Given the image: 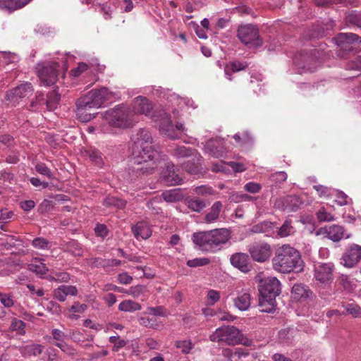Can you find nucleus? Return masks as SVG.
Wrapping results in <instances>:
<instances>
[{"mask_svg": "<svg viewBox=\"0 0 361 361\" xmlns=\"http://www.w3.org/2000/svg\"><path fill=\"white\" fill-rule=\"evenodd\" d=\"M204 150L205 153L216 158L223 157L226 152L224 147V141L220 138L208 140L204 145Z\"/></svg>", "mask_w": 361, "mask_h": 361, "instance_id": "obj_17", "label": "nucleus"}, {"mask_svg": "<svg viewBox=\"0 0 361 361\" xmlns=\"http://www.w3.org/2000/svg\"><path fill=\"white\" fill-rule=\"evenodd\" d=\"M78 295L76 286L72 285H61L55 288L53 291V295L59 301L63 302L68 295L75 296Z\"/></svg>", "mask_w": 361, "mask_h": 361, "instance_id": "obj_22", "label": "nucleus"}, {"mask_svg": "<svg viewBox=\"0 0 361 361\" xmlns=\"http://www.w3.org/2000/svg\"><path fill=\"white\" fill-rule=\"evenodd\" d=\"M270 228L271 223L268 221H264L252 226L250 231L253 233H264Z\"/></svg>", "mask_w": 361, "mask_h": 361, "instance_id": "obj_57", "label": "nucleus"}, {"mask_svg": "<svg viewBox=\"0 0 361 361\" xmlns=\"http://www.w3.org/2000/svg\"><path fill=\"white\" fill-rule=\"evenodd\" d=\"M145 292V286L142 285H137L131 286L128 289H126L125 293L131 295L134 298H138L140 295H143Z\"/></svg>", "mask_w": 361, "mask_h": 361, "instance_id": "obj_48", "label": "nucleus"}, {"mask_svg": "<svg viewBox=\"0 0 361 361\" xmlns=\"http://www.w3.org/2000/svg\"><path fill=\"white\" fill-rule=\"evenodd\" d=\"M69 54L61 55V58H58L51 63H38L37 72L41 82L46 86L54 85L59 79V74L63 77L65 71L67 69L68 60L71 59Z\"/></svg>", "mask_w": 361, "mask_h": 361, "instance_id": "obj_4", "label": "nucleus"}, {"mask_svg": "<svg viewBox=\"0 0 361 361\" xmlns=\"http://www.w3.org/2000/svg\"><path fill=\"white\" fill-rule=\"evenodd\" d=\"M258 289L260 296L276 298L281 293V283L276 277L268 276L259 281Z\"/></svg>", "mask_w": 361, "mask_h": 361, "instance_id": "obj_9", "label": "nucleus"}, {"mask_svg": "<svg viewBox=\"0 0 361 361\" xmlns=\"http://www.w3.org/2000/svg\"><path fill=\"white\" fill-rule=\"evenodd\" d=\"M361 259V246L353 244L348 247L343 254L341 263L346 267H353Z\"/></svg>", "mask_w": 361, "mask_h": 361, "instance_id": "obj_14", "label": "nucleus"}, {"mask_svg": "<svg viewBox=\"0 0 361 361\" xmlns=\"http://www.w3.org/2000/svg\"><path fill=\"white\" fill-rule=\"evenodd\" d=\"M276 307V298L271 297L259 298V310L261 312L274 313Z\"/></svg>", "mask_w": 361, "mask_h": 361, "instance_id": "obj_30", "label": "nucleus"}, {"mask_svg": "<svg viewBox=\"0 0 361 361\" xmlns=\"http://www.w3.org/2000/svg\"><path fill=\"white\" fill-rule=\"evenodd\" d=\"M175 345L180 349L183 353L188 354L193 348V343L190 340H179L176 341Z\"/></svg>", "mask_w": 361, "mask_h": 361, "instance_id": "obj_47", "label": "nucleus"}, {"mask_svg": "<svg viewBox=\"0 0 361 361\" xmlns=\"http://www.w3.org/2000/svg\"><path fill=\"white\" fill-rule=\"evenodd\" d=\"M274 269L280 273L288 274L303 269V261L300 252L289 245L279 247L272 259Z\"/></svg>", "mask_w": 361, "mask_h": 361, "instance_id": "obj_3", "label": "nucleus"}, {"mask_svg": "<svg viewBox=\"0 0 361 361\" xmlns=\"http://www.w3.org/2000/svg\"><path fill=\"white\" fill-rule=\"evenodd\" d=\"M361 313L360 307L353 303L348 302L341 306L339 309L331 310L326 313V316H341L342 314L357 315Z\"/></svg>", "mask_w": 361, "mask_h": 361, "instance_id": "obj_19", "label": "nucleus"}, {"mask_svg": "<svg viewBox=\"0 0 361 361\" xmlns=\"http://www.w3.org/2000/svg\"><path fill=\"white\" fill-rule=\"evenodd\" d=\"M13 217V212L8 209L0 210V224H6Z\"/></svg>", "mask_w": 361, "mask_h": 361, "instance_id": "obj_62", "label": "nucleus"}, {"mask_svg": "<svg viewBox=\"0 0 361 361\" xmlns=\"http://www.w3.org/2000/svg\"><path fill=\"white\" fill-rule=\"evenodd\" d=\"M339 283L347 291H352L357 286L356 281L346 275H342L339 278Z\"/></svg>", "mask_w": 361, "mask_h": 361, "instance_id": "obj_41", "label": "nucleus"}, {"mask_svg": "<svg viewBox=\"0 0 361 361\" xmlns=\"http://www.w3.org/2000/svg\"><path fill=\"white\" fill-rule=\"evenodd\" d=\"M32 0H0V8L4 11L12 12L20 9Z\"/></svg>", "mask_w": 361, "mask_h": 361, "instance_id": "obj_28", "label": "nucleus"}, {"mask_svg": "<svg viewBox=\"0 0 361 361\" xmlns=\"http://www.w3.org/2000/svg\"><path fill=\"white\" fill-rule=\"evenodd\" d=\"M209 231L212 252H214L219 246L226 244L231 237L230 231L226 228L214 229Z\"/></svg>", "mask_w": 361, "mask_h": 361, "instance_id": "obj_16", "label": "nucleus"}, {"mask_svg": "<svg viewBox=\"0 0 361 361\" xmlns=\"http://www.w3.org/2000/svg\"><path fill=\"white\" fill-rule=\"evenodd\" d=\"M346 21L361 27V12L352 11L346 17Z\"/></svg>", "mask_w": 361, "mask_h": 361, "instance_id": "obj_50", "label": "nucleus"}, {"mask_svg": "<svg viewBox=\"0 0 361 361\" xmlns=\"http://www.w3.org/2000/svg\"><path fill=\"white\" fill-rule=\"evenodd\" d=\"M295 66L298 68L300 73L305 71L313 72L316 69V64L317 63V59L307 54H299L296 55L293 59Z\"/></svg>", "mask_w": 361, "mask_h": 361, "instance_id": "obj_13", "label": "nucleus"}, {"mask_svg": "<svg viewBox=\"0 0 361 361\" xmlns=\"http://www.w3.org/2000/svg\"><path fill=\"white\" fill-rule=\"evenodd\" d=\"M90 160L98 166L103 164V158L102 153L96 149H91L88 152Z\"/></svg>", "mask_w": 361, "mask_h": 361, "instance_id": "obj_51", "label": "nucleus"}, {"mask_svg": "<svg viewBox=\"0 0 361 361\" xmlns=\"http://www.w3.org/2000/svg\"><path fill=\"white\" fill-rule=\"evenodd\" d=\"M238 37L242 43L251 48H257L262 45V39L259 36L258 29L252 25L239 26Z\"/></svg>", "mask_w": 361, "mask_h": 361, "instance_id": "obj_8", "label": "nucleus"}, {"mask_svg": "<svg viewBox=\"0 0 361 361\" xmlns=\"http://www.w3.org/2000/svg\"><path fill=\"white\" fill-rule=\"evenodd\" d=\"M131 140V162L138 166L135 169L140 174L152 173L158 166L161 157L159 152L152 146L151 133L147 129L140 128Z\"/></svg>", "mask_w": 361, "mask_h": 361, "instance_id": "obj_1", "label": "nucleus"}, {"mask_svg": "<svg viewBox=\"0 0 361 361\" xmlns=\"http://www.w3.org/2000/svg\"><path fill=\"white\" fill-rule=\"evenodd\" d=\"M244 189L248 192L255 194L261 190L262 185L258 183L251 181L245 185Z\"/></svg>", "mask_w": 361, "mask_h": 361, "instance_id": "obj_61", "label": "nucleus"}, {"mask_svg": "<svg viewBox=\"0 0 361 361\" xmlns=\"http://www.w3.org/2000/svg\"><path fill=\"white\" fill-rule=\"evenodd\" d=\"M63 249L65 252L73 256H81L82 255V248L80 244L75 240H71L66 243Z\"/></svg>", "mask_w": 361, "mask_h": 361, "instance_id": "obj_36", "label": "nucleus"}, {"mask_svg": "<svg viewBox=\"0 0 361 361\" xmlns=\"http://www.w3.org/2000/svg\"><path fill=\"white\" fill-rule=\"evenodd\" d=\"M209 263V259L207 258H196L187 262V265L190 267H197L204 266Z\"/></svg>", "mask_w": 361, "mask_h": 361, "instance_id": "obj_59", "label": "nucleus"}, {"mask_svg": "<svg viewBox=\"0 0 361 361\" xmlns=\"http://www.w3.org/2000/svg\"><path fill=\"white\" fill-rule=\"evenodd\" d=\"M118 309L123 312H132L141 309V305L131 300H126L121 302Z\"/></svg>", "mask_w": 361, "mask_h": 361, "instance_id": "obj_38", "label": "nucleus"}, {"mask_svg": "<svg viewBox=\"0 0 361 361\" xmlns=\"http://www.w3.org/2000/svg\"><path fill=\"white\" fill-rule=\"evenodd\" d=\"M317 233L324 235L334 242H338L343 238L344 229L341 226L334 224L319 228Z\"/></svg>", "mask_w": 361, "mask_h": 361, "instance_id": "obj_18", "label": "nucleus"}, {"mask_svg": "<svg viewBox=\"0 0 361 361\" xmlns=\"http://www.w3.org/2000/svg\"><path fill=\"white\" fill-rule=\"evenodd\" d=\"M247 66V64L240 61H235L231 63L230 66H226L225 68V75L228 80H231L230 75V70L232 72H238L243 70Z\"/></svg>", "mask_w": 361, "mask_h": 361, "instance_id": "obj_45", "label": "nucleus"}, {"mask_svg": "<svg viewBox=\"0 0 361 361\" xmlns=\"http://www.w3.org/2000/svg\"><path fill=\"white\" fill-rule=\"evenodd\" d=\"M17 238L14 235H4L0 237V246L5 250H9L16 245Z\"/></svg>", "mask_w": 361, "mask_h": 361, "instance_id": "obj_44", "label": "nucleus"}, {"mask_svg": "<svg viewBox=\"0 0 361 361\" xmlns=\"http://www.w3.org/2000/svg\"><path fill=\"white\" fill-rule=\"evenodd\" d=\"M102 118L109 126L128 128L137 123V120L130 113V108L125 105H118L102 114Z\"/></svg>", "mask_w": 361, "mask_h": 361, "instance_id": "obj_5", "label": "nucleus"}, {"mask_svg": "<svg viewBox=\"0 0 361 361\" xmlns=\"http://www.w3.org/2000/svg\"><path fill=\"white\" fill-rule=\"evenodd\" d=\"M312 292L302 284H295L291 290V297L293 300L301 301L310 297Z\"/></svg>", "mask_w": 361, "mask_h": 361, "instance_id": "obj_32", "label": "nucleus"}, {"mask_svg": "<svg viewBox=\"0 0 361 361\" xmlns=\"http://www.w3.org/2000/svg\"><path fill=\"white\" fill-rule=\"evenodd\" d=\"M229 200L235 203L250 202L256 200V197L240 192H234L229 196Z\"/></svg>", "mask_w": 361, "mask_h": 361, "instance_id": "obj_43", "label": "nucleus"}, {"mask_svg": "<svg viewBox=\"0 0 361 361\" xmlns=\"http://www.w3.org/2000/svg\"><path fill=\"white\" fill-rule=\"evenodd\" d=\"M102 67L97 63H79L78 66L71 71V75L73 77H79L84 73H93L94 71H102Z\"/></svg>", "mask_w": 361, "mask_h": 361, "instance_id": "obj_21", "label": "nucleus"}, {"mask_svg": "<svg viewBox=\"0 0 361 361\" xmlns=\"http://www.w3.org/2000/svg\"><path fill=\"white\" fill-rule=\"evenodd\" d=\"M270 180L276 183H281L287 179V174L284 171L276 172L270 176Z\"/></svg>", "mask_w": 361, "mask_h": 361, "instance_id": "obj_63", "label": "nucleus"}, {"mask_svg": "<svg viewBox=\"0 0 361 361\" xmlns=\"http://www.w3.org/2000/svg\"><path fill=\"white\" fill-rule=\"evenodd\" d=\"M221 295L218 290L210 289L207 293V303L213 305L220 300Z\"/></svg>", "mask_w": 361, "mask_h": 361, "instance_id": "obj_55", "label": "nucleus"}, {"mask_svg": "<svg viewBox=\"0 0 361 361\" xmlns=\"http://www.w3.org/2000/svg\"><path fill=\"white\" fill-rule=\"evenodd\" d=\"M26 324L21 320H18L17 319H14L11 324V329L12 331H17L20 335H25V328Z\"/></svg>", "mask_w": 361, "mask_h": 361, "instance_id": "obj_53", "label": "nucleus"}, {"mask_svg": "<svg viewBox=\"0 0 361 361\" xmlns=\"http://www.w3.org/2000/svg\"><path fill=\"white\" fill-rule=\"evenodd\" d=\"M240 331L233 326H224L218 328L210 336L212 341H224L227 344L234 345L242 343Z\"/></svg>", "mask_w": 361, "mask_h": 361, "instance_id": "obj_7", "label": "nucleus"}, {"mask_svg": "<svg viewBox=\"0 0 361 361\" xmlns=\"http://www.w3.org/2000/svg\"><path fill=\"white\" fill-rule=\"evenodd\" d=\"M132 231L135 237L137 239H147L152 235V230L149 224L145 221L138 222L136 225L133 226Z\"/></svg>", "mask_w": 361, "mask_h": 361, "instance_id": "obj_26", "label": "nucleus"}, {"mask_svg": "<svg viewBox=\"0 0 361 361\" xmlns=\"http://www.w3.org/2000/svg\"><path fill=\"white\" fill-rule=\"evenodd\" d=\"M160 180L161 182L169 186L180 185L183 183L182 178L176 173L175 165L171 162L166 164L165 169L161 172Z\"/></svg>", "mask_w": 361, "mask_h": 361, "instance_id": "obj_12", "label": "nucleus"}, {"mask_svg": "<svg viewBox=\"0 0 361 361\" xmlns=\"http://www.w3.org/2000/svg\"><path fill=\"white\" fill-rule=\"evenodd\" d=\"M157 317H139L138 322L141 325L152 329L161 327V322L158 321Z\"/></svg>", "mask_w": 361, "mask_h": 361, "instance_id": "obj_39", "label": "nucleus"}, {"mask_svg": "<svg viewBox=\"0 0 361 361\" xmlns=\"http://www.w3.org/2000/svg\"><path fill=\"white\" fill-rule=\"evenodd\" d=\"M334 195L336 197L335 202L338 204L343 206L348 204V197L344 192L341 191H336L334 190Z\"/></svg>", "mask_w": 361, "mask_h": 361, "instance_id": "obj_60", "label": "nucleus"}, {"mask_svg": "<svg viewBox=\"0 0 361 361\" xmlns=\"http://www.w3.org/2000/svg\"><path fill=\"white\" fill-rule=\"evenodd\" d=\"M201 158V156L197 154L196 162L188 161L183 164V169L190 174H197L200 171V161Z\"/></svg>", "mask_w": 361, "mask_h": 361, "instance_id": "obj_40", "label": "nucleus"}, {"mask_svg": "<svg viewBox=\"0 0 361 361\" xmlns=\"http://www.w3.org/2000/svg\"><path fill=\"white\" fill-rule=\"evenodd\" d=\"M0 302L5 307H11L14 302L10 294L0 293Z\"/></svg>", "mask_w": 361, "mask_h": 361, "instance_id": "obj_64", "label": "nucleus"}, {"mask_svg": "<svg viewBox=\"0 0 361 361\" xmlns=\"http://www.w3.org/2000/svg\"><path fill=\"white\" fill-rule=\"evenodd\" d=\"M316 214L319 221H331L335 219L334 215L327 212L324 207L320 209Z\"/></svg>", "mask_w": 361, "mask_h": 361, "instance_id": "obj_56", "label": "nucleus"}, {"mask_svg": "<svg viewBox=\"0 0 361 361\" xmlns=\"http://www.w3.org/2000/svg\"><path fill=\"white\" fill-rule=\"evenodd\" d=\"M130 108V113L134 118L139 121V116L144 115L152 118L159 125V130L161 135L171 140L178 137L172 126L171 117L164 109L153 110L152 102L146 97L138 96L135 97Z\"/></svg>", "mask_w": 361, "mask_h": 361, "instance_id": "obj_2", "label": "nucleus"}, {"mask_svg": "<svg viewBox=\"0 0 361 361\" xmlns=\"http://www.w3.org/2000/svg\"><path fill=\"white\" fill-rule=\"evenodd\" d=\"M231 263L243 272L249 271L248 255L245 253H235L231 257Z\"/></svg>", "mask_w": 361, "mask_h": 361, "instance_id": "obj_24", "label": "nucleus"}, {"mask_svg": "<svg viewBox=\"0 0 361 361\" xmlns=\"http://www.w3.org/2000/svg\"><path fill=\"white\" fill-rule=\"evenodd\" d=\"M210 231L195 233L192 235L193 243L203 251L212 252Z\"/></svg>", "mask_w": 361, "mask_h": 361, "instance_id": "obj_20", "label": "nucleus"}, {"mask_svg": "<svg viewBox=\"0 0 361 361\" xmlns=\"http://www.w3.org/2000/svg\"><path fill=\"white\" fill-rule=\"evenodd\" d=\"M223 204L221 202H215L204 216V221L207 224L216 222L220 216Z\"/></svg>", "mask_w": 361, "mask_h": 361, "instance_id": "obj_29", "label": "nucleus"}, {"mask_svg": "<svg viewBox=\"0 0 361 361\" xmlns=\"http://www.w3.org/2000/svg\"><path fill=\"white\" fill-rule=\"evenodd\" d=\"M334 266L332 263H318L314 265V277L319 283L326 284L333 279Z\"/></svg>", "mask_w": 361, "mask_h": 361, "instance_id": "obj_11", "label": "nucleus"}, {"mask_svg": "<svg viewBox=\"0 0 361 361\" xmlns=\"http://www.w3.org/2000/svg\"><path fill=\"white\" fill-rule=\"evenodd\" d=\"M313 188L321 197H328L334 195V190L331 188L322 185H315Z\"/></svg>", "mask_w": 361, "mask_h": 361, "instance_id": "obj_49", "label": "nucleus"}, {"mask_svg": "<svg viewBox=\"0 0 361 361\" xmlns=\"http://www.w3.org/2000/svg\"><path fill=\"white\" fill-rule=\"evenodd\" d=\"M119 97L117 92L110 91L106 87H101L92 90L81 98L82 104L90 105L93 109H99L115 102Z\"/></svg>", "mask_w": 361, "mask_h": 361, "instance_id": "obj_6", "label": "nucleus"}, {"mask_svg": "<svg viewBox=\"0 0 361 361\" xmlns=\"http://www.w3.org/2000/svg\"><path fill=\"white\" fill-rule=\"evenodd\" d=\"M348 70L360 71L361 70V56H357L350 60L346 65Z\"/></svg>", "mask_w": 361, "mask_h": 361, "instance_id": "obj_58", "label": "nucleus"}, {"mask_svg": "<svg viewBox=\"0 0 361 361\" xmlns=\"http://www.w3.org/2000/svg\"><path fill=\"white\" fill-rule=\"evenodd\" d=\"M92 109L90 105L82 104V98H79L76 102V116L81 122H88L94 116L87 111Z\"/></svg>", "mask_w": 361, "mask_h": 361, "instance_id": "obj_25", "label": "nucleus"}, {"mask_svg": "<svg viewBox=\"0 0 361 361\" xmlns=\"http://www.w3.org/2000/svg\"><path fill=\"white\" fill-rule=\"evenodd\" d=\"M17 348L20 351L22 356L25 357L39 355L43 351V347L39 344L21 345Z\"/></svg>", "mask_w": 361, "mask_h": 361, "instance_id": "obj_31", "label": "nucleus"}, {"mask_svg": "<svg viewBox=\"0 0 361 361\" xmlns=\"http://www.w3.org/2000/svg\"><path fill=\"white\" fill-rule=\"evenodd\" d=\"M28 269L39 278H45L49 271L42 259H35L28 264Z\"/></svg>", "mask_w": 361, "mask_h": 361, "instance_id": "obj_27", "label": "nucleus"}, {"mask_svg": "<svg viewBox=\"0 0 361 361\" xmlns=\"http://www.w3.org/2000/svg\"><path fill=\"white\" fill-rule=\"evenodd\" d=\"M196 153V150L185 146H178L171 150V155L177 158H183L192 156Z\"/></svg>", "mask_w": 361, "mask_h": 361, "instance_id": "obj_35", "label": "nucleus"}, {"mask_svg": "<svg viewBox=\"0 0 361 361\" xmlns=\"http://www.w3.org/2000/svg\"><path fill=\"white\" fill-rule=\"evenodd\" d=\"M109 342L114 344L112 350L118 352L121 348H123L127 342L123 339H121L119 336H112L109 338Z\"/></svg>", "mask_w": 361, "mask_h": 361, "instance_id": "obj_54", "label": "nucleus"}, {"mask_svg": "<svg viewBox=\"0 0 361 361\" xmlns=\"http://www.w3.org/2000/svg\"><path fill=\"white\" fill-rule=\"evenodd\" d=\"M360 37L351 32H342L337 35L335 38L336 44L342 48L347 49L348 44L361 43Z\"/></svg>", "mask_w": 361, "mask_h": 361, "instance_id": "obj_23", "label": "nucleus"}, {"mask_svg": "<svg viewBox=\"0 0 361 361\" xmlns=\"http://www.w3.org/2000/svg\"><path fill=\"white\" fill-rule=\"evenodd\" d=\"M295 232L294 228L291 225V222L289 220L285 221L283 225L280 227L278 235L280 237L284 238L293 234Z\"/></svg>", "mask_w": 361, "mask_h": 361, "instance_id": "obj_46", "label": "nucleus"}, {"mask_svg": "<svg viewBox=\"0 0 361 361\" xmlns=\"http://www.w3.org/2000/svg\"><path fill=\"white\" fill-rule=\"evenodd\" d=\"M104 204L107 207H115L118 209H123L125 207L126 202L114 196H109L104 199Z\"/></svg>", "mask_w": 361, "mask_h": 361, "instance_id": "obj_42", "label": "nucleus"}, {"mask_svg": "<svg viewBox=\"0 0 361 361\" xmlns=\"http://www.w3.org/2000/svg\"><path fill=\"white\" fill-rule=\"evenodd\" d=\"M188 208L196 212H200L205 207L204 200L197 197H190L187 200Z\"/></svg>", "mask_w": 361, "mask_h": 361, "instance_id": "obj_37", "label": "nucleus"}, {"mask_svg": "<svg viewBox=\"0 0 361 361\" xmlns=\"http://www.w3.org/2000/svg\"><path fill=\"white\" fill-rule=\"evenodd\" d=\"M35 170L41 175L46 176L50 180L54 178V176L51 170L45 165V164L40 163L35 166Z\"/></svg>", "mask_w": 361, "mask_h": 361, "instance_id": "obj_52", "label": "nucleus"}, {"mask_svg": "<svg viewBox=\"0 0 361 361\" xmlns=\"http://www.w3.org/2000/svg\"><path fill=\"white\" fill-rule=\"evenodd\" d=\"M234 305L240 311L247 310L250 306V295L248 293H244L239 295L234 300Z\"/></svg>", "mask_w": 361, "mask_h": 361, "instance_id": "obj_33", "label": "nucleus"}, {"mask_svg": "<svg viewBox=\"0 0 361 361\" xmlns=\"http://www.w3.org/2000/svg\"><path fill=\"white\" fill-rule=\"evenodd\" d=\"M248 252L252 259L257 262L268 261L272 255V249L267 243L255 242L250 245Z\"/></svg>", "mask_w": 361, "mask_h": 361, "instance_id": "obj_10", "label": "nucleus"}, {"mask_svg": "<svg viewBox=\"0 0 361 361\" xmlns=\"http://www.w3.org/2000/svg\"><path fill=\"white\" fill-rule=\"evenodd\" d=\"M163 199L167 202H176L183 199V194L180 189L176 188L166 190L162 192Z\"/></svg>", "mask_w": 361, "mask_h": 361, "instance_id": "obj_34", "label": "nucleus"}, {"mask_svg": "<svg viewBox=\"0 0 361 361\" xmlns=\"http://www.w3.org/2000/svg\"><path fill=\"white\" fill-rule=\"evenodd\" d=\"M33 92L32 86L30 83L26 82L21 84L16 88L6 92V98L13 104L18 102L20 99L26 97L32 94Z\"/></svg>", "mask_w": 361, "mask_h": 361, "instance_id": "obj_15", "label": "nucleus"}]
</instances>
